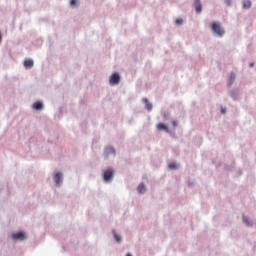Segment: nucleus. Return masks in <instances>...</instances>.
I'll return each instance as SVG.
<instances>
[{
    "label": "nucleus",
    "mask_w": 256,
    "mask_h": 256,
    "mask_svg": "<svg viewBox=\"0 0 256 256\" xmlns=\"http://www.w3.org/2000/svg\"><path fill=\"white\" fill-rule=\"evenodd\" d=\"M136 191L139 195H145L148 191L147 184L145 182H140L136 187Z\"/></svg>",
    "instance_id": "8"
},
{
    "label": "nucleus",
    "mask_w": 256,
    "mask_h": 256,
    "mask_svg": "<svg viewBox=\"0 0 256 256\" xmlns=\"http://www.w3.org/2000/svg\"><path fill=\"white\" fill-rule=\"evenodd\" d=\"M169 117H170L169 112H164L163 113V118H164L165 121L169 120Z\"/></svg>",
    "instance_id": "22"
},
{
    "label": "nucleus",
    "mask_w": 256,
    "mask_h": 256,
    "mask_svg": "<svg viewBox=\"0 0 256 256\" xmlns=\"http://www.w3.org/2000/svg\"><path fill=\"white\" fill-rule=\"evenodd\" d=\"M242 223L246 227H253V221H251V218L245 214L242 215Z\"/></svg>",
    "instance_id": "12"
},
{
    "label": "nucleus",
    "mask_w": 256,
    "mask_h": 256,
    "mask_svg": "<svg viewBox=\"0 0 256 256\" xmlns=\"http://www.w3.org/2000/svg\"><path fill=\"white\" fill-rule=\"evenodd\" d=\"M168 168L170 171H177V169H179V164L177 162H170Z\"/></svg>",
    "instance_id": "16"
},
{
    "label": "nucleus",
    "mask_w": 256,
    "mask_h": 256,
    "mask_svg": "<svg viewBox=\"0 0 256 256\" xmlns=\"http://www.w3.org/2000/svg\"><path fill=\"white\" fill-rule=\"evenodd\" d=\"M158 131H164V133H169V126L163 122H160L156 125Z\"/></svg>",
    "instance_id": "13"
},
{
    "label": "nucleus",
    "mask_w": 256,
    "mask_h": 256,
    "mask_svg": "<svg viewBox=\"0 0 256 256\" xmlns=\"http://www.w3.org/2000/svg\"><path fill=\"white\" fill-rule=\"evenodd\" d=\"M121 73L119 72H113L110 76H109V85L111 87H117V85H119V83H121Z\"/></svg>",
    "instance_id": "6"
},
{
    "label": "nucleus",
    "mask_w": 256,
    "mask_h": 256,
    "mask_svg": "<svg viewBox=\"0 0 256 256\" xmlns=\"http://www.w3.org/2000/svg\"><path fill=\"white\" fill-rule=\"evenodd\" d=\"M235 83V76H230L228 81H227V85L228 87H231V85H233Z\"/></svg>",
    "instance_id": "19"
},
{
    "label": "nucleus",
    "mask_w": 256,
    "mask_h": 256,
    "mask_svg": "<svg viewBox=\"0 0 256 256\" xmlns=\"http://www.w3.org/2000/svg\"><path fill=\"white\" fill-rule=\"evenodd\" d=\"M176 25H183V18H177L175 20Z\"/></svg>",
    "instance_id": "21"
},
{
    "label": "nucleus",
    "mask_w": 256,
    "mask_h": 256,
    "mask_svg": "<svg viewBox=\"0 0 256 256\" xmlns=\"http://www.w3.org/2000/svg\"><path fill=\"white\" fill-rule=\"evenodd\" d=\"M114 235V239L116 241V243H121V241H123V238H121V236L119 234H117V232H113Z\"/></svg>",
    "instance_id": "18"
},
{
    "label": "nucleus",
    "mask_w": 256,
    "mask_h": 256,
    "mask_svg": "<svg viewBox=\"0 0 256 256\" xmlns=\"http://www.w3.org/2000/svg\"><path fill=\"white\" fill-rule=\"evenodd\" d=\"M142 102L145 104V109H147V111H153V104L149 102V99L143 98Z\"/></svg>",
    "instance_id": "14"
},
{
    "label": "nucleus",
    "mask_w": 256,
    "mask_h": 256,
    "mask_svg": "<svg viewBox=\"0 0 256 256\" xmlns=\"http://www.w3.org/2000/svg\"><path fill=\"white\" fill-rule=\"evenodd\" d=\"M11 239L12 241H27V239H29V234L24 230L13 232L11 234Z\"/></svg>",
    "instance_id": "5"
},
{
    "label": "nucleus",
    "mask_w": 256,
    "mask_h": 256,
    "mask_svg": "<svg viewBox=\"0 0 256 256\" xmlns=\"http://www.w3.org/2000/svg\"><path fill=\"white\" fill-rule=\"evenodd\" d=\"M177 125H179V122H177V120H173L172 121V126L177 127Z\"/></svg>",
    "instance_id": "23"
},
{
    "label": "nucleus",
    "mask_w": 256,
    "mask_h": 256,
    "mask_svg": "<svg viewBox=\"0 0 256 256\" xmlns=\"http://www.w3.org/2000/svg\"><path fill=\"white\" fill-rule=\"evenodd\" d=\"M221 113H225V109H222V110H221Z\"/></svg>",
    "instance_id": "25"
},
{
    "label": "nucleus",
    "mask_w": 256,
    "mask_h": 256,
    "mask_svg": "<svg viewBox=\"0 0 256 256\" xmlns=\"http://www.w3.org/2000/svg\"><path fill=\"white\" fill-rule=\"evenodd\" d=\"M224 3L227 7H231V5H233V0H224Z\"/></svg>",
    "instance_id": "20"
},
{
    "label": "nucleus",
    "mask_w": 256,
    "mask_h": 256,
    "mask_svg": "<svg viewBox=\"0 0 256 256\" xmlns=\"http://www.w3.org/2000/svg\"><path fill=\"white\" fill-rule=\"evenodd\" d=\"M193 6L195 12L199 15L203 11V5L201 4V0H193Z\"/></svg>",
    "instance_id": "11"
},
{
    "label": "nucleus",
    "mask_w": 256,
    "mask_h": 256,
    "mask_svg": "<svg viewBox=\"0 0 256 256\" xmlns=\"http://www.w3.org/2000/svg\"><path fill=\"white\" fill-rule=\"evenodd\" d=\"M242 7L243 9H251V0H243Z\"/></svg>",
    "instance_id": "17"
},
{
    "label": "nucleus",
    "mask_w": 256,
    "mask_h": 256,
    "mask_svg": "<svg viewBox=\"0 0 256 256\" xmlns=\"http://www.w3.org/2000/svg\"><path fill=\"white\" fill-rule=\"evenodd\" d=\"M239 95H241V90L239 88H232L229 91V96L234 100L237 101L239 99Z\"/></svg>",
    "instance_id": "9"
},
{
    "label": "nucleus",
    "mask_w": 256,
    "mask_h": 256,
    "mask_svg": "<svg viewBox=\"0 0 256 256\" xmlns=\"http://www.w3.org/2000/svg\"><path fill=\"white\" fill-rule=\"evenodd\" d=\"M2 41H3V34H1L0 32V43H2Z\"/></svg>",
    "instance_id": "24"
},
{
    "label": "nucleus",
    "mask_w": 256,
    "mask_h": 256,
    "mask_svg": "<svg viewBox=\"0 0 256 256\" xmlns=\"http://www.w3.org/2000/svg\"><path fill=\"white\" fill-rule=\"evenodd\" d=\"M31 109L39 113L45 109V104L42 101H36L31 105Z\"/></svg>",
    "instance_id": "7"
},
{
    "label": "nucleus",
    "mask_w": 256,
    "mask_h": 256,
    "mask_svg": "<svg viewBox=\"0 0 256 256\" xmlns=\"http://www.w3.org/2000/svg\"><path fill=\"white\" fill-rule=\"evenodd\" d=\"M23 65H24V68L27 70L33 69L35 65V61H33V58H25Z\"/></svg>",
    "instance_id": "10"
},
{
    "label": "nucleus",
    "mask_w": 256,
    "mask_h": 256,
    "mask_svg": "<svg viewBox=\"0 0 256 256\" xmlns=\"http://www.w3.org/2000/svg\"><path fill=\"white\" fill-rule=\"evenodd\" d=\"M77 7H79V0H70L69 1L70 9H77Z\"/></svg>",
    "instance_id": "15"
},
{
    "label": "nucleus",
    "mask_w": 256,
    "mask_h": 256,
    "mask_svg": "<svg viewBox=\"0 0 256 256\" xmlns=\"http://www.w3.org/2000/svg\"><path fill=\"white\" fill-rule=\"evenodd\" d=\"M253 65H254V64H253V63H251V64H250V67H253Z\"/></svg>",
    "instance_id": "26"
},
{
    "label": "nucleus",
    "mask_w": 256,
    "mask_h": 256,
    "mask_svg": "<svg viewBox=\"0 0 256 256\" xmlns=\"http://www.w3.org/2000/svg\"><path fill=\"white\" fill-rule=\"evenodd\" d=\"M210 31L214 37H218L219 39L225 37V27H223L220 21H213L210 24Z\"/></svg>",
    "instance_id": "1"
},
{
    "label": "nucleus",
    "mask_w": 256,
    "mask_h": 256,
    "mask_svg": "<svg viewBox=\"0 0 256 256\" xmlns=\"http://www.w3.org/2000/svg\"><path fill=\"white\" fill-rule=\"evenodd\" d=\"M65 179V175L63 174V171L56 170L52 173V181L54 183V187L59 188L61 185H63V181Z\"/></svg>",
    "instance_id": "3"
},
{
    "label": "nucleus",
    "mask_w": 256,
    "mask_h": 256,
    "mask_svg": "<svg viewBox=\"0 0 256 256\" xmlns=\"http://www.w3.org/2000/svg\"><path fill=\"white\" fill-rule=\"evenodd\" d=\"M103 182L106 184L113 183V179H115V169L114 168H107L102 173Z\"/></svg>",
    "instance_id": "4"
},
{
    "label": "nucleus",
    "mask_w": 256,
    "mask_h": 256,
    "mask_svg": "<svg viewBox=\"0 0 256 256\" xmlns=\"http://www.w3.org/2000/svg\"><path fill=\"white\" fill-rule=\"evenodd\" d=\"M102 157L105 161H113L117 157V150H115V147L108 145L104 148Z\"/></svg>",
    "instance_id": "2"
}]
</instances>
